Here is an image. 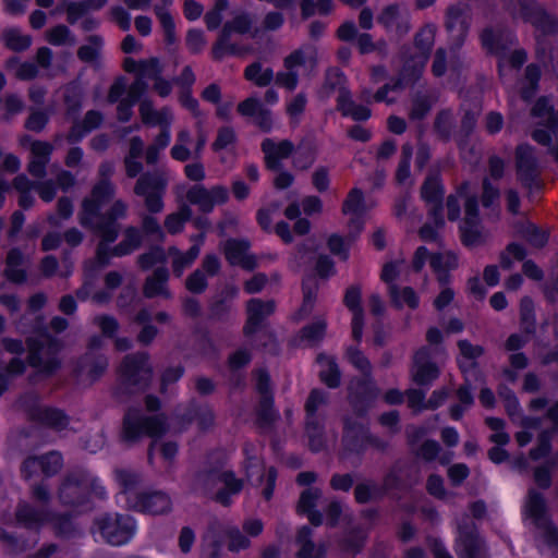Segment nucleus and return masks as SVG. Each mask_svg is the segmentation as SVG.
<instances>
[{"instance_id":"obj_4","label":"nucleus","mask_w":558,"mask_h":558,"mask_svg":"<svg viewBox=\"0 0 558 558\" xmlns=\"http://www.w3.org/2000/svg\"><path fill=\"white\" fill-rule=\"evenodd\" d=\"M435 38V27L428 25L421 29V32L415 37V49L416 53L411 56L404 63L401 81L393 86L386 85L384 88L379 89L374 95V100L377 102H387L390 104L395 100V96L389 97L388 93H397L398 89L403 85L408 84L410 81L418 77L422 73L425 63L427 61L428 52L434 44Z\"/></svg>"},{"instance_id":"obj_11","label":"nucleus","mask_w":558,"mask_h":558,"mask_svg":"<svg viewBox=\"0 0 558 558\" xmlns=\"http://www.w3.org/2000/svg\"><path fill=\"white\" fill-rule=\"evenodd\" d=\"M442 195L441 186L437 175H429L422 187V197L429 206L432 222L425 223L420 230V235L425 241L435 240L439 230L444 226L441 216L440 198Z\"/></svg>"},{"instance_id":"obj_32","label":"nucleus","mask_w":558,"mask_h":558,"mask_svg":"<svg viewBox=\"0 0 558 558\" xmlns=\"http://www.w3.org/2000/svg\"><path fill=\"white\" fill-rule=\"evenodd\" d=\"M225 255L231 265H238L245 269L255 267L254 256L248 253V244L243 241L231 240L225 244Z\"/></svg>"},{"instance_id":"obj_12","label":"nucleus","mask_w":558,"mask_h":558,"mask_svg":"<svg viewBox=\"0 0 558 558\" xmlns=\"http://www.w3.org/2000/svg\"><path fill=\"white\" fill-rule=\"evenodd\" d=\"M165 420L159 415H144L138 411H129L124 418L123 435L128 440L148 435L158 437L166 432Z\"/></svg>"},{"instance_id":"obj_18","label":"nucleus","mask_w":558,"mask_h":558,"mask_svg":"<svg viewBox=\"0 0 558 558\" xmlns=\"http://www.w3.org/2000/svg\"><path fill=\"white\" fill-rule=\"evenodd\" d=\"M228 190L220 185L211 190H206L197 185L187 192L186 199L191 204L197 205L202 211L208 213L213 210L216 205L223 204L228 199Z\"/></svg>"},{"instance_id":"obj_36","label":"nucleus","mask_w":558,"mask_h":558,"mask_svg":"<svg viewBox=\"0 0 558 558\" xmlns=\"http://www.w3.org/2000/svg\"><path fill=\"white\" fill-rule=\"evenodd\" d=\"M320 497V492L316 488H310L302 493L298 509L300 512L305 513L308 520L314 525L322 523V515L318 511L314 510L316 501Z\"/></svg>"},{"instance_id":"obj_9","label":"nucleus","mask_w":558,"mask_h":558,"mask_svg":"<svg viewBox=\"0 0 558 558\" xmlns=\"http://www.w3.org/2000/svg\"><path fill=\"white\" fill-rule=\"evenodd\" d=\"M317 62V51L312 46H305L292 52L284 60L286 72L279 73L276 83L288 89H294L300 75H307Z\"/></svg>"},{"instance_id":"obj_35","label":"nucleus","mask_w":558,"mask_h":558,"mask_svg":"<svg viewBox=\"0 0 558 558\" xmlns=\"http://www.w3.org/2000/svg\"><path fill=\"white\" fill-rule=\"evenodd\" d=\"M546 421H550V423L554 425V428L550 432L542 430L538 433V445L531 451V458L533 460H538L549 452L550 446L548 444V439L553 433L558 430V403L550 410Z\"/></svg>"},{"instance_id":"obj_27","label":"nucleus","mask_w":558,"mask_h":558,"mask_svg":"<svg viewBox=\"0 0 558 558\" xmlns=\"http://www.w3.org/2000/svg\"><path fill=\"white\" fill-rule=\"evenodd\" d=\"M272 302L253 299L247 304V320L244 327L246 335H252L263 327L264 319L274 312Z\"/></svg>"},{"instance_id":"obj_23","label":"nucleus","mask_w":558,"mask_h":558,"mask_svg":"<svg viewBox=\"0 0 558 558\" xmlns=\"http://www.w3.org/2000/svg\"><path fill=\"white\" fill-rule=\"evenodd\" d=\"M362 291L359 287H350L344 294V304L352 314V335L360 341L363 335L364 312L361 305Z\"/></svg>"},{"instance_id":"obj_39","label":"nucleus","mask_w":558,"mask_h":558,"mask_svg":"<svg viewBox=\"0 0 558 558\" xmlns=\"http://www.w3.org/2000/svg\"><path fill=\"white\" fill-rule=\"evenodd\" d=\"M518 173L522 180L531 177L535 169V157L533 148L527 145H521L517 149Z\"/></svg>"},{"instance_id":"obj_55","label":"nucleus","mask_w":558,"mask_h":558,"mask_svg":"<svg viewBox=\"0 0 558 558\" xmlns=\"http://www.w3.org/2000/svg\"><path fill=\"white\" fill-rule=\"evenodd\" d=\"M254 452H257V449H254ZM245 470L248 478H256L257 482L263 481L264 476V464L263 461L259 459L257 453L251 454V451L248 448L245 449Z\"/></svg>"},{"instance_id":"obj_51","label":"nucleus","mask_w":558,"mask_h":558,"mask_svg":"<svg viewBox=\"0 0 558 558\" xmlns=\"http://www.w3.org/2000/svg\"><path fill=\"white\" fill-rule=\"evenodd\" d=\"M168 272L165 268L157 269L155 274L147 279L145 284V294L155 296L165 293Z\"/></svg>"},{"instance_id":"obj_62","label":"nucleus","mask_w":558,"mask_h":558,"mask_svg":"<svg viewBox=\"0 0 558 558\" xmlns=\"http://www.w3.org/2000/svg\"><path fill=\"white\" fill-rule=\"evenodd\" d=\"M529 243L535 247H542L547 243L548 235L545 231L537 229L534 225L527 223L521 231Z\"/></svg>"},{"instance_id":"obj_37","label":"nucleus","mask_w":558,"mask_h":558,"mask_svg":"<svg viewBox=\"0 0 558 558\" xmlns=\"http://www.w3.org/2000/svg\"><path fill=\"white\" fill-rule=\"evenodd\" d=\"M325 402V396L322 391L313 390L310 395L307 402H306V412H307V425L306 430L310 437L311 447L313 450H318L320 448V441L315 440V432L317 429L316 426H314L313 422L311 421V416L315 413V411L318 409L319 405H322Z\"/></svg>"},{"instance_id":"obj_60","label":"nucleus","mask_w":558,"mask_h":558,"mask_svg":"<svg viewBox=\"0 0 558 558\" xmlns=\"http://www.w3.org/2000/svg\"><path fill=\"white\" fill-rule=\"evenodd\" d=\"M412 157V147L404 145L402 149V160L397 170V180L400 184H412L410 179V159Z\"/></svg>"},{"instance_id":"obj_14","label":"nucleus","mask_w":558,"mask_h":558,"mask_svg":"<svg viewBox=\"0 0 558 558\" xmlns=\"http://www.w3.org/2000/svg\"><path fill=\"white\" fill-rule=\"evenodd\" d=\"M88 492H93L97 496L105 495L104 487L92 475H73L61 485L59 498L64 505L80 504Z\"/></svg>"},{"instance_id":"obj_5","label":"nucleus","mask_w":558,"mask_h":558,"mask_svg":"<svg viewBox=\"0 0 558 558\" xmlns=\"http://www.w3.org/2000/svg\"><path fill=\"white\" fill-rule=\"evenodd\" d=\"M367 206L364 202L363 194L360 190L353 189L342 208L343 215L348 218V238L343 239L338 234H333L328 240L329 250L342 259L349 256L351 243L362 232L365 222V214Z\"/></svg>"},{"instance_id":"obj_34","label":"nucleus","mask_w":558,"mask_h":558,"mask_svg":"<svg viewBox=\"0 0 558 558\" xmlns=\"http://www.w3.org/2000/svg\"><path fill=\"white\" fill-rule=\"evenodd\" d=\"M381 23L389 32L398 35L407 33L409 29V20L405 11H401L397 7H388L379 16Z\"/></svg>"},{"instance_id":"obj_28","label":"nucleus","mask_w":558,"mask_h":558,"mask_svg":"<svg viewBox=\"0 0 558 558\" xmlns=\"http://www.w3.org/2000/svg\"><path fill=\"white\" fill-rule=\"evenodd\" d=\"M62 463L61 456L58 452H50L40 458H28L23 463L22 472L25 477L32 476L37 471H41L46 475L56 473Z\"/></svg>"},{"instance_id":"obj_45","label":"nucleus","mask_w":558,"mask_h":558,"mask_svg":"<svg viewBox=\"0 0 558 558\" xmlns=\"http://www.w3.org/2000/svg\"><path fill=\"white\" fill-rule=\"evenodd\" d=\"M389 296L391 302L399 308L403 306L415 308L418 305V296L413 289L408 287L399 289L397 286H391Z\"/></svg>"},{"instance_id":"obj_53","label":"nucleus","mask_w":558,"mask_h":558,"mask_svg":"<svg viewBox=\"0 0 558 558\" xmlns=\"http://www.w3.org/2000/svg\"><path fill=\"white\" fill-rule=\"evenodd\" d=\"M245 77L258 86H266L271 82L274 74L270 69H262L258 63H253L246 68Z\"/></svg>"},{"instance_id":"obj_58","label":"nucleus","mask_w":558,"mask_h":558,"mask_svg":"<svg viewBox=\"0 0 558 558\" xmlns=\"http://www.w3.org/2000/svg\"><path fill=\"white\" fill-rule=\"evenodd\" d=\"M58 11H65L70 23H75L87 12L84 1L74 2L71 0H62L58 5Z\"/></svg>"},{"instance_id":"obj_29","label":"nucleus","mask_w":558,"mask_h":558,"mask_svg":"<svg viewBox=\"0 0 558 558\" xmlns=\"http://www.w3.org/2000/svg\"><path fill=\"white\" fill-rule=\"evenodd\" d=\"M522 15L544 33H550L556 29V19L547 14L537 3L531 0H525L522 4Z\"/></svg>"},{"instance_id":"obj_61","label":"nucleus","mask_w":558,"mask_h":558,"mask_svg":"<svg viewBox=\"0 0 558 558\" xmlns=\"http://www.w3.org/2000/svg\"><path fill=\"white\" fill-rule=\"evenodd\" d=\"M101 39L97 36L89 38L88 43L78 50V58L85 62L95 61L100 52Z\"/></svg>"},{"instance_id":"obj_26","label":"nucleus","mask_w":558,"mask_h":558,"mask_svg":"<svg viewBox=\"0 0 558 558\" xmlns=\"http://www.w3.org/2000/svg\"><path fill=\"white\" fill-rule=\"evenodd\" d=\"M23 146L28 145L32 159L28 165V171L34 177H43L45 174L46 165L49 161V156L52 151L50 144L39 141L23 140Z\"/></svg>"},{"instance_id":"obj_24","label":"nucleus","mask_w":558,"mask_h":558,"mask_svg":"<svg viewBox=\"0 0 558 558\" xmlns=\"http://www.w3.org/2000/svg\"><path fill=\"white\" fill-rule=\"evenodd\" d=\"M151 62H156L157 63L158 72L156 74H153L151 72H148L146 74V76L143 80L144 86H145V90L147 89V81H154L155 82L154 83V89L156 90V93L159 96H161V97H166V96H168L170 94V92L172 89V86H171L170 82H168L166 80H162L160 77L161 68H160V64H159L158 60L151 59V60H148V61H145V62L137 63L136 61L128 58V59L124 60V69L128 72H135L137 74V77H138L140 73H141V70H142V66L146 65L148 63H151Z\"/></svg>"},{"instance_id":"obj_38","label":"nucleus","mask_w":558,"mask_h":558,"mask_svg":"<svg viewBox=\"0 0 558 558\" xmlns=\"http://www.w3.org/2000/svg\"><path fill=\"white\" fill-rule=\"evenodd\" d=\"M312 531L308 527H302L298 535V544L300 546L299 558H324L325 549L316 546L311 542Z\"/></svg>"},{"instance_id":"obj_46","label":"nucleus","mask_w":558,"mask_h":558,"mask_svg":"<svg viewBox=\"0 0 558 558\" xmlns=\"http://www.w3.org/2000/svg\"><path fill=\"white\" fill-rule=\"evenodd\" d=\"M5 46L15 51L26 50L32 45V37L19 28H8L2 34Z\"/></svg>"},{"instance_id":"obj_25","label":"nucleus","mask_w":558,"mask_h":558,"mask_svg":"<svg viewBox=\"0 0 558 558\" xmlns=\"http://www.w3.org/2000/svg\"><path fill=\"white\" fill-rule=\"evenodd\" d=\"M265 154L266 166L270 170H279L282 160L288 158L293 149V145L289 141H274L267 138L262 144Z\"/></svg>"},{"instance_id":"obj_31","label":"nucleus","mask_w":558,"mask_h":558,"mask_svg":"<svg viewBox=\"0 0 558 558\" xmlns=\"http://www.w3.org/2000/svg\"><path fill=\"white\" fill-rule=\"evenodd\" d=\"M206 480L215 483L217 488L216 498L223 505L229 504L230 497L238 494L241 489V483L229 472L221 474L213 473L207 475Z\"/></svg>"},{"instance_id":"obj_17","label":"nucleus","mask_w":558,"mask_h":558,"mask_svg":"<svg viewBox=\"0 0 558 558\" xmlns=\"http://www.w3.org/2000/svg\"><path fill=\"white\" fill-rule=\"evenodd\" d=\"M427 260H429L432 268L438 274L439 281H445L446 276L444 274L458 266V258L451 252L430 255L424 246L418 247L414 255L413 267L420 270Z\"/></svg>"},{"instance_id":"obj_64","label":"nucleus","mask_w":558,"mask_h":558,"mask_svg":"<svg viewBox=\"0 0 558 558\" xmlns=\"http://www.w3.org/2000/svg\"><path fill=\"white\" fill-rule=\"evenodd\" d=\"M14 186L21 193V206L25 208L29 207L33 202L28 195V192L33 189L32 182L24 174H21L15 178Z\"/></svg>"},{"instance_id":"obj_48","label":"nucleus","mask_w":558,"mask_h":558,"mask_svg":"<svg viewBox=\"0 0 558 558\" xmlns=\"http://www.w3.org/2000/svg\"><path fill=\"white\" fill-rule=\"evenodd\" d=\"M192 210L189 206L182 205L177 213L170 214L165 221L169 233H178L183 229L184 223L191 218Z\"/></svg>"},{"instance_id":"obj_40","label":"nucleus","mask_w":558,"mask_h":558,"mask_svg":"<svg viewBox=\"0 0 558 558\" xmlns=\"http://www.w3.org/2000/svg\"><path fill=\"white\" fill-rule=\"evenodd\" d=\"M322 380L329 387H336L340 380V374L333 359L328 355H319L317 359Z\"/></svg>"},{"instance_id":"obj_21","label":"nucleus","mask_w":558,"mask_h":558,"mask_svg":"<svg viewBox=\"0 0 558 558\" xmlns=\"http://www.w3.org/2000/svg\"><path fill=\"white\" fill-rule=\"evenodd\" d=\"M534 306L533 302L525 298L521 301L520 314H521V326L524 331V336L520 333L511 335L506 343L509 351L521 348L527 340L529 336L534 332Z\"/></svg>"},{"instance_id":"obj_50","label":"nucleus","mask_w":558,"mask_h":558,"mask_svg":"<svg viewBox=\"0 0 558 558\" xmlns=\"http://www.w3.org/2000/svg\"><path fill=\"white\" fill-rule=\"evenodd\" d=\"M404 270L405 264L403 259L388 262L384 265L380 278L388 284V293L390 292V287L396 286V280L401 277Z\"/></svg>"},{"instance_id":"obj_56","label":"nucleus","mask_w":558,"mask_h":558,"mask_svg":"<svg viewBox=\"0 0 558 558\" xmlns=\"http://www.w3.org/2000/svg\"><path fill=\"white\" fill-rule=\"evenodd\" d=\"M101 120H102V118L98 112L89 111L86 114L84 122H83L84 130L81 131L80 124L74 125L70 133V138L72 141L80 140L82 136H84L85 133H87V132L92 131L93 129H95L96 126H98L100 124Z\"/></svg>"},{"instance_id":"obj_54","label":"nucleus","mask_w":558,"mask_h":558,"mask_svg":"<svg viewBox=\"0 0 558 558\" xmlns=\"http://www.w3.org/2000/svg\"><path fill=\"white\" fill-rule=\"evenodd\" d=\"M8 69L21 80H31L38 73L37 66L33 62H21L16 58L8 62Z\"/></svg>"},{"instance_id":"obj_20","label":"nucleus","mask_w":558,"mask_h":558,"mask_svg":"<svg viewBox=\"0 0 558 558\" xmlns=\"http://www.w3.org/2000/svg\"><path fill=\"white\" fill-rule=\"evenodd\" d=\"M150 366L148 365L147 357L143 354L138 356H128L121 368L120 373L123 379L131 385H137L150 378Z\"/></svg>"},{"instance_id":"obj_59","label":"nucleus","mask_w":558,"mask_h":558,"mask_svg":"<svg viewBox=\"0 0 558 558\" xmlns=\"http://www.w3.org/2000/svg\"><path fill=\"white\" fill-rule=\"evenodd\" d=\"M141 242V234L137 229L131 228L125 232L124 241L114 248L116 255H125L134 251Z\"/></svg>"},{"instance_id":"obj_44","label":"nucleus","mask_w":558,"mask_h":558,"mask_svg":"<svg viewBox=\"0 0 558 558\" xmlns=\"http://www.w3.org/2000/svg\"><path fill=\"white\" fill-rule=\"evenodd\" d=\"M338 106L344 116L351 117L354 120H366L371 116L367 107L355 105L344 92H341L339 95Z\"/></svg>"},{"instance_id":"obj_42","label":"nucleus","mask_w":558,"mask_h":558,"mask_svg":"<svg viewBox=\"0 0 558 558\" xmlns=\"http://www.w3.org/2000/svg\"><path fill=\"white\" fill-rule=\"evenodd\" d=\"M199 254V246L193 245L186 253H180L177 248L171 247L169 255L172 257L173 271L181 276L185 268L190 267Z\"/></svg>"},{"instance_id":"obj_8","label":"nucleus","mask_w":558,"mask_h":558,"mask_svg":"<svg viewBox=\"0 0 558 558\" xmlns=\"http://www.w3.org/2000/svg\"><path fill=\"white\" fill-rule=\"evenodd\" d=\"M459 349V365L464 374L465 385L458 391L460 404L451 410V416L454 420L460 418L463 411L473 403V396L471 393V389L474 388L473 380L481 379V376L475 369V359L482 354V349L470 344L468 341H460Z\"/></svg>"},{"instance_id":"obj_63","label":"nucleus","mask_w":558,"mask_h":558,"mask_svg":"<svg viewBox=\"0 0 558 558\" xmlns=\"http://www.w3.org/2000/svg\"><path fill=\"white\" fill-rule=\"evenodd\" d=\"M155 12L157 17L159 19V22L163 28L166 38L169 43H172L174 40V21L171 16V14L163 8L156 7Z\"/></svg>"},{"instance_id":"obj_33","label":"nucleus","mask_w":558,"mask_h":558,"mask_svg":"<svg viewBox=\"0 0 558 558\" xmlns=\"http://www.w3.org/2000/svg\"><path fill=\"white\" fill-rule=\"evenodd\" d=\"M524 520L536 526H545L547 523L546 519V507L541 494L531 489L529 492L527 499L523 507Z\"/></svg>"},{"instance_id":"obj_2","label":"nucleus","mask_w":558,"mask_h":558,"mask_svg":"<svg viewBox=\"0 0 558 558\" xmlns=\"http://www.w3.org/2000/svg\"><path fill=\"white\" fill-rule=\"evenodd\" d=\"M461 202L464 203L465 207L464 218L460 223L461 241L470 247L480 246L488 240L490 234L478 219L477 203L475 197L468 194V185L462 186L454 195L448 197V218L450 220L459 218Z\"/></svg>"},{"instance_id":"obj_6","label":"nucleus","mask_w":558,"mask_h":558,"mask_svg":"<svg viewBox=\"0 0 558 558\" xmlns=\"http://www.w3.org/2000/svg\"><path fill=\"white\" fill-rule=\"evenodd\" d=\"M140 116L143 124L160 129L146 151L147 163H155L158 160L159 153L170 143V129L174 121V114L168 107L156 109L148 99H143L140 104Z\"/></svg>"},{"instance_id":"obj_13","label":"nucleus","mask_w":558,"mask_h":558,"mask_svg":"<svg viewBox=\"0 0 558 558\" xmlns=\"http://www.w3.org/2000/svg\"><path fill=\"white\" fill-rule=\"evenodd\" d=\"M97 526L100 536L114 546L128 543L135 532V522L129 515H104L98 520Z\"/></svg>"},{"instance_id":"obj_3","label":"nucleus","mask_w":558,"mask_h":558,"mask_svg":"<svg viewBox=\"0 0 558 558\" xmlns=\"http://www.w3.org/2000/svg\"><path fill=\"white\" fill-rule=\"evenodd\" d=\"M116 476L121 486V492L118 495L119 502H122V499H124L128 507L149 514H162L171 509V499L162 492L137 495L138 476L135 473L120 470Z\"/></svg>"},{"instance_id":"obj_43","label":"nucleus","mask_w":558,"mask_h":558,"mask_svg":"<svg viewBox=\"0 0 558 558\" xmlns=\"http://www.w3.org/2000/svg\"><path fill=\"white\" fill-rule=\"evenodd\" d=\"M47 520L48 519L44 514L36 512L26 502L21 504L15 512V521L19 524L31 529L40 526Z\"/></svg>"},{"instance_id":"obj_1","label":"nucleus","mask_w":558,"mask_h":558,"mask_svg":"<svg viewBox=\"0 0 558 558\" xmlns=\"http://www.w3.org/2000/svg\"><path fill=\"white\" fill-rule=\"evenodd\" d=\"M113 190L108 181H101L97 184L89 198L83 203V211L81 222L85 227H90L102 238V242L98 247L96 263L104 266L107 263L106 245L112 243L118 233L116 220L125 215L126 206L121 201L114 202L109 211L105 213V208Z\"/></svg>"},{"instance_id":"obj_16","label":"nucleus","mask_w":558,"mask_h":558,"mask_svg":"<svg viewBox=\"0 0 558 558\" xmlns=\"http://www.w3.org/2000/svg\"><path fill=\"white\" fill-rule=\"evenodd\" d=\"M29 363L41 373L49 374L59 366L56 356L58 347L47 335H40L37 342L33 339L28 341Z\"/></svg>"},{"instance_id":"obj_47","label":"nucleus","mask_w":558,"mask_h":558,"mask_svg":"<svg viewBox=\"0 0 558 558\" xmlns=\"http://www.w3.org/2000/svg\"><path fill=\"white\" fill-rule=\"evenodd\" d=\"M144 143L141 138L135 137L131 141L130 153L125 159L126 172L130 177L137 175L142 170V165L138 161L143 153Z\"/></svg>"},{"instance_id":"obj_49","label":"nucleus","mask_w":558,"mask_h":558,"mask_svg":"<svg viewBox=\"0 0 558 558\" xmlns=\"http://www.w3.org/2000/svg\"><path fill=\"white\" fill-rule=\"evenodd\" d=\"M477 544V538L472 532L469 533L460 529L458 536V549L461 558H475Z\"/></svg>"},{"instance_id":"obj_52","label":"nucleus","mask_w":558,"mask_h":558,"mask_svg":"<svg viewBox=\"0 0 558 558\" xmlns=\"http://www.w3.org/2000/svg\"><path fill=\"white\" fill-rule=\"evenodd\" d=\"M21 264V253L16 250H12L8 255L7 276L13 282H22L25 279V272L20 268Z\"/></svg>"},{"instance_id":"obj_7","label":"nucleus","mask_w":558,"mask_h":558,"mask_svg":"<svg viewBox=\"0 0 558 558\" xmlns=\"http://www.w3.org/2000/svg\"><path fill=\"white\" fill-rule=\"evenodd\" d=\"M148 72H151L153 74H156L158 72V66L156 62H151L142 66L140 76L136 77V81L129 87L128 95L124 98H121V96L124 94L126 89L125 80L123 77H120L112 84L108 95V100L111 104L119 101V120H130L134 104L140 99L142 95L145 94V86L143 80Z\"/></svg>"},{"instance_id":"obj_57","label":"nucleus","mask_w":558,"mask_h":558,"mask_svg":"<svg viewBox=\"0 0 558 558\" xmlns=\"http://www.w3.org/2000/svg\"><path fill=\"white\" fill-rule=\"evenodd\" d=\"M47 40L54 46H72L75 43L70 29L63 25L51 28L47 33Z\"/></svg>"},{"instance_id":"obj_22","label":"nucleus","mask_w":558,"mask_h":558,"mask_svg":"<svg viewBox=\"0 0 558 558\" xmlns=\"http://www.w3.org/2000/svg\"><path fill=\"white\" fill-rule=\"evenodd\" d=\"M430 350L423 348L414 355L412 378L417 385H428L438 376V368L429 361Z\"/></svg>"},{"instance_id":"obj_19","label":"nucleus","mask_w":558,"mask_h":558,"mask_svg":"<svg viewBox=\"0 0 558 558\" xmlns=\"http://www.w3.org/2000/svg\"><path fill=\"white\" fill-rule=\"evenodd\" d=\"M250 25L251 22L246 15H239L232 22L227 23L223 26L219 41L214 48L215 57L220 58L225 54V52L242 53V49L230 45V37L233 33H246L250 28Z\"/></svg>"},{"instance_id":"obj_30","label":"nucleus","mask_w":558,"mask_h":558,"mask_svg":"<svg viewBox=\"0 0 558 558\" xmlns=\"http://www.w3.org/2000/svg\"><path fill=\"white\" fill-rule=\"evenodd\" d=\"M469 14L464 7L454 5L448 11L447 28L456 45H461L469 26Z\"/></svg>"},{"instance_id":"obj_15","label":"nucleus","mask_w":558,"mask_h":558,"mask_svg":"<svg viewBox=\"0 0 558 558\" xmlns=\"http://www.w3.org/2000/svg\"><path fill=\"white\" fill-rule=\"evenodd\" d=\"M168 182L166 173L143 175L138 179L135 193L145 197V204L149 211L159 213L163 208L162 194Z\"/></svg>"},{"instance_id":"obj_41","label":"nucleus","mask_w":558,"mask_h":558,"mask_svg":"<svg viewBox=\"0 0 558 558\" xmlns=\"http://www.w3.org/2000/svg\"><path fill=\"white\" fill-rule=\"evenodd\" d=\"M483 46L490 52L502 53L507 43H512L510 35H505L499 31L485 29L482 34Z\"/></svg>"},{"instance_id":"obj_10","label":"nucleus","mask_w":558,"mask_h":558,"mask_svg":"<svg viewBox=\"0 0 558 558\" xmlns=\"http://www.w3.org/2000/svg\"><path fill=\"white\" fill-rule=\"evenodd\" d=\"M532 117L538 126L532 136L543 145H550V151L558 161V117L551 112L548 99L541 98L532 110Z\"/></svg>"}]
</instances>
